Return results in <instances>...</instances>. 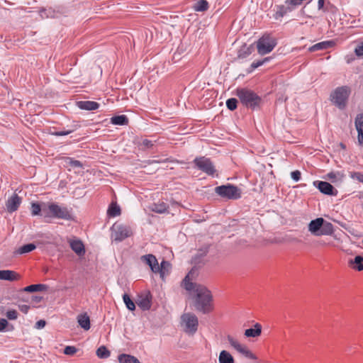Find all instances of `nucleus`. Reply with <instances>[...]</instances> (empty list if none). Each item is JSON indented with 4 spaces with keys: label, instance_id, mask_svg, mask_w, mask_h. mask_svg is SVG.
Here are the masks:
<instances>
[{
    "label": "nucleus",
    "instance_id": "58836bf2",
    "mask_svg": "<svg viewBox=\"0 0 363 363\" xmlns=\"http://www.w3.org/2000/svg\"><path fill=\"white\" fill-rule=\"evenodd\" d=\"M285 2L291 11L294 10L298 6L301 4L297 0H286Z\"/></svg>",
    "mask_w": 363,
    "mask_h": 363
},
{
    "label": "nucleus",
    "instance_id": "2f4dec72",
    "mask_svg": "<svg viewBox=\"0 0 363 363\" xmlns=\"http://www.w3.org/2000/svg\"><path fill=\"white\" fill-rule=\"evenodd\" d=\"M108 214L111 217H116L121 214V208L116 203H112L108 208Z\"/></svg>",
    "mask_w": 363,
    "mask_h": 363
},
{
    "label": "nucleus",
    "instance_id": "4be33fe9",
    "mask_svg": "<svg viewBox=\"0 0 363 363\" xmlns=\"http://www.w3.org/2000/svg\"><path fill=\"white\" fill-rule=\"evenodd\" d=\"M262 326L259 323L255 325L254 328H249L245 330V335L247 337H257L261 335Z\"/></svg>",
    "mask_w": 363,
    "mask_h": 363
},
{
    "label": "nucleus",
    "instance_id": "6e6552de",
    "mask_svg": "<svg viewBox=\"0 0 363 363\" xmlns=\"http://www.w3.org/2000/svg\"><path fill=\"white\" fill-rule=\"evenodd\" d=\"M194 162L196 167L208 175H213L216 168L209 158L205 157H196Z\"/></svg>",
    "mask_w": 363,
    "mask_h": 363
},
{
    "label": "nucleus",
    "instance_id": "864d4df0",
    "mask_svg": "<svg viewBox=\"0 0 363 363\" xmlns=\"http://www.w3.org/2000/svg\"><path fill=\"white\" fill-rule=\"evenodd\" d=\"M72 166L74 167H82V164L78 160H72L70 162Z\"/></svg>",
    "mask_w": 363,
    "mask_h": 363
},
{
    "label": "nucleus",
    "instance_id": "09e8293b",
    "mask_svg": "<svg viewBox=\"0 0 363 363\" xmlns=\"http://www.w3.org/2000/svg\"><path fill=\"white\" fill-rule=\"evenodd\" d=\"M18 308H19V310H20L22 313H25V314H26V313L28 312L29 309H30V306H28V305H24V304H23V305H20V306H18Z\"/></svg>",
    "mask_w": 363,
    "mask_h": 363
},
{
    "label": "nucleus",
    "instance_id": "f3484780",
    "mask_svg": "<svg viewBox=\"0 0 363 363\" xmlns=\"http://www.w3.org/2000/svg\"><path fill=\"white\" fill-rule=\"evenodd\" d=\"M71 249L79 256L84 255L85 249L84 244L80 240L72 239L69 240Z\"/></svg>",
    "mask_w": 363,
    "mask_h": 363
},
{
    "label": "nucleus",
    "instance_id": "4c0bfd02",
    "mask_svg": "<svg viewBox=\"0 0 363 363\" xmlns=\"http://www.w3.org/2000/svg\"><path fill=\"white\" fill-rule=\"evenodd\" d=\"M41 207L39 204L33 203L31 205V212L33 216H37L39 215L40 212L41 211Z\"/></svg>",
    "mask_w": 363,
    "mask_h": 363
},
{
    "label": "nucleus",
    "instance_id": "e433bc0d",
    "mask_svg": "<svg viewBox=\"0 0 363 363\" xmlns=\"http://www.w3.org/2000/svg\"><path fill=\"white\" fill-rule=\"evenodd\" d=\"M238 100L235 98H231L227 100L226 106L230 111H233L237 108Z\"/></svg>",
    "mask_w": 363,
    "mask_h": 363
},
{
    "label": "nucleus",
    "instance_id": "9d476101",
    "mask_svg": "<svg viewBox=\"0 0 363 363\" xmlns=\"http://www.w3.org/2000/svg\"><path fill=\"white\" fill-rule=\"evenodd\" d=\"M227 340L230 345L235 349L239 353L250 359H257V357L245 345H242L234 339L231 335L227 336Z\"/></svg>",
    "mask_w": 363,
    "mask_h": 363
},
{
    "label": "nucleus",
    "instance_id": "393cba45",
    "mask_svg": "<svg viewBox=\"0 0 363 363\" xmlns=\"http://www.w3.org/2000/svg\"><path fill=\"white\" fill-rule=\"evenodd\" d=\"M48 289V286L47 285L38 284L28 286L23 289V291L27 292H35L46 291Z\"/></svg>",
    "mask_w": 363,
    "mask_h": 363
},
{
    "label": "nucleus",
    "instance_id": "37998d69",
    "mask_svg": "<svg viewBox=\"0 0 363 363\" xmlns=\"http://www.w3.org/2000/svg\"><path fill=\"white\" fill-rule=\"evenodd\" d=\"M17 311L16 310L8 311L6 313V317L9 320H16L17 318Z\"/></svg>",
    "mask_w": 363,
    "mask_h": 363
},
{
    "label": "nucleus",
    "instance_id": "c03bdc74",
    "mask_svg": "<svg viewBox=\"0 0 363 363\" xmlns=\"http://www.w3.org/2000/svg\"><path fill=\"white\" fill-rule=\"evenodd\" d=\"M351 177L363 183V174L360 172H352Z\"/></svg>",
    "mask_w": 363,
    "mask_h": 363
},
{
    "label": "nucleus",
    "instance_id": "a878e982",
    "mask_svg": "<svg viewBox=\"0 0 363 363\" xmlns=\"http://www.w3.org/2000/svg\"><path fill=\"white\" fill-rule=\"evenodd\" d=\"M118 362L120 363H141L135 357L126 354H120Z\"/></svg>",
    "mask_w": 363,
    "mask_h": 363
},
{
    "label": "nucleus",
    "instance_id": "f257e3e1",
    "mask_svg": "<svg viewBox=\"0 0 363 363\" xmlns=\"http://www.w3.org/2000/svg\"><path fill=\"white\" fill-rule=\"evenodd\" d=\"M196 276L197 270L192 269L183 280L184 287L186 291H194L195 308L203 313H208L213 310V296L205 286L192 281Z\"/></svg>",
    "mask_w": 363,
    "mask_h": 363
},
{
    "label": "nucleus",
    "instance_id": "4468645a",
    "mask_svg": "<svg viewBox=\"0 0 363 363\" xmlns=\"http://www.w3.org/2000/svg\"><path fill=\"white\" fill-rule=\"evenodd\" d=\"M318 184L317 187L320 191L326 195H336L337 191L327 182H315L314 184Z\"/></svg>",
    "mask_w": 363,
    "mask_h": 363
},
{
    "label": "nucleus",
    "instance_id": "a18cd8bd",
    "mask_svg": "<svg viewBox=\"0 0 363 363\" xmlns=\"http://www.w3.org/2000/svg\"><path fill=\"white\" fill-rule=\"evenodd\" d=\"M71 133H72V130H62V131L53 132V133H52V135H55V136H64V135H69Z\"/></svg>",
    "mask_w": 363,
    "mask_h": 363
},
{
    "label": "nucleus",
    "instance_id": "ddd939ff",
    "mask_svg": "<svg viewBox=\"0 0 363 363\" xmlns=\"http://www.w3.org/2000/svg\"><path fill=\"white\" fill-rule=\"evenodd\" d=\"M21 203V199L17 195L13 194L6 201V209L9 213L16 211Z\"/></svg>",
    "mask_w": 363,
    "mask_h": 363
},
{
    "label": "nucleus",
    "instance_id": "3c124183",
    "mask_svg": "<svg viewBox=\"0 0 363 363\" xmlns=\"http://www.w3.org/2000/svg\"><path fill=\"white\" fill-rule=\"evenodd\" d=\"M8 325L6 319H0V331L3 330Z\"/></svg>",
    "mask_w": 363,
    "mask_h": 363
},
{
    "label": "nucleus",
    "instance_id": "473e14b6",
    "mask_svg": "<svg viewBox=\"0 0 363 363\" xmlns=\"http://www.w3.org/2000/svg\"><path fill=\"white\" fill-rule=\"evenodd\" d=\"M196 11H205L208 9V3L206 0H199L193 6Z\"/></svg>",
    "mask_w": 363,
    "mask_h": 363
},
{
    "label": "nucleus",
    "instance_id": "20e7f679",
    "mask_svg": "<svg viewBox=\"0 0 363 363\" xmlns=\"http://www.w3.org/2000/svg\"><path fill=\"white\" fill-rule=\"evenodd\" d=\"M236 94L240 99V101L247 107L254 108L259 104L260 101V98L256 94L249 89H238Z\"/></svg>",
    "mask_w": 363,
    "mask_h": 363
},
{
    "label": "nucleus",
    "instance_id": "c85d7f7f",
    "mask_svg": "<svg viewBox=\"0 0 363 363\" xmlns=\"http://www.w3.org/2000/svg\"><path fill=\"white\" fill-rule=\"evenodd\" d=\"M292 11L287 4L285 3L284 5H279L277 6V11H276V18L278 17H283L286 13Z\"/></svg>",
    "mask_w": 363,
    "mask_h": 363
},
{
    "label": "nucleus",
    "instance_id": "ea45409f",
    "mask_svg": "<svg viewBox=\"0 0 363 363\" xmlns=\"http://www.w3.org/2000/svg\"><path fill=\"white\" fill-rule=\"evenodd\" d=\"M269 57H265L264 60H257V61H255L252 63L251 65V67L252 69H256L260 66H262V65H264V62L269 61Z\"/></svg>",
    "mask_w": 363,
    "mask_h": 363
},
{
    "label": "nucleus",
    "instance_id": "5fc2aeb1",
    "mask_svg": "<svg viewBox=\"0 0 363 363\" xmlns=\"http://www.w3.org/2000/svg\"><path fill=\"white\" fill-rule=\"evenodd\" d=\"M324 6V0H318V10H321Z\"/></svg>",
    "mask_w": 363,
    "mask_h": 363
},
{
    "label": "nucleus",
    "instance_id": "0eeeda50",
    "mask_svg": "<svg viewBox=\"0 0 363 363\" xmlns=\"http://www.w3.org/2000/svg\"><path fill=\"white\" fill-rule=\"evenodd\" d=\"M277 42L274 38L269 35H264L260 38L257 42V48L258 53L260 55H266L270 52L276 46Z\"/></svg>",
    "mask_w": 363,
    "mask_h": 363
},
{
    "label": "nucleus",
    "instance_id": "a211bd4d",
    "mask_svg": "<svg viewBox=\"0 0 363 363\" xmlns=\"http://www.w3.org/2000/svg\"><path fill=\"white\" fill-rule=\"evenodd\" d=\"M151 298L150 292L141 295L138 301V306L143 311L149 310L151 307Z\"/></svg>",
    "mask_w": 363,
    "mask_h": 363
},
{
    "label": "nucleus",
    "instance_id": "4d7b16f0",
    "mask_svg": "<svg viewBox=\"0 0 363 363\" xmlns=\"http://www.w3.org/2000/svg\"><path fill=\"white\" fill-rule=\"evenodd\" d=\"M362 243H363V240H362Z\"/></svg>",
    "mask_w": 363,
    "mask_h": 363
},
{
    "label": "nucleus",
    "instance_id": "79ce46f5",
    "mask_svg": "<svg viewBox=\"0 0 363 363\" xmlns=\"http://www.w3.org/2000/svg\"><path fill=\"white\" fill-rule=\"evenodd\" d=\"M169 267V263L168 262H165V261L162 262L161 265L160 266V271L159 272L160 273V276L162 278L164 277V270L166 269H167Z\"/></svg>",
    "mask_w": 363,
    "mask_h": 363
},
{
    "label": "nucleus",
    "instance_id": "de8ad7c7",
    "mask_svg": "<svg viewBox=\"0 0 363 363\" xmlns=\"http://www.w3.org/2000/svg\"><path fill=\"white\" fill-rule=\"evenodd\" d=\"M355 54L359 56H363V44L358 45L354 50Z\"/></svg>",
    "mask_w": 363,
    "mask_h": 363
},
{
    "label": "nucleus",
    "instance_id": "72a5a7b5",
    "mask_svg": "<svg viewBox=\"0 0 363 363\" xmlns=\"http://www.w3.org/2000/svg\"><path fill=\"white\" fill-rule=\"evenodd\" d=\"M96 355L99 358H108L110 356V352L105 346H101L96 350Z\"/></svg>",
    "mask_w": 363,
    "mask_h": 363
},
{
    "label": "nucleus",
    "instance_id": "c756f323",
    "mask_svg": "<svg viewBox=\"0 0 363 363\" xmlns=\"http://www.w3.org/2000/svg\"><path fill=\"white\" fill-rule=\"evenodd\" d=\"M252 45L247 46L246 45H244L238 51V57L245 58L252 53Z\"/></svg>",
    "mask_w": 363,
    "mask_h": 363
},
{
    "label": "nucleus",
    "instance_id": "5701e85b",
    "mask_svg": "<svg viewBox=\"0 0 363 363\" xmlns=\"http://www.w3.org/2000/svg\"><path fill=\"white\" fill-rule=\"evenodd\" d=\"M218 361L219 363H235L233 357L226 350H222L220 352Z\"/></svg>",
    "mask_w": 363,
    "mask_h": 363
},
{
    "label": "nucleus",
    "instance_id": "412c9836",
    "mask_svg": "<svg viewBox=\"0 0 363 363\" xmlns=\"http://www.w3.org/2000/svg\"><path fill=\"white\" fill-rule=\"evenodd\" d=\"M77 322L80 327L85 330L90 328V318L86 313L80 314L77 316Z\"/></svg>",
    "mask_w": 363,
    "mask_h": 363
},
{
    "label": "nucleus",
    "instance_id": "8fccbe9b",
    "mask_svg": "<svg viewBox=\"0 0 363 363\" xmlns=\"http://www.w3.org/2000/svg\"><path fill=\"white\" fill-rule=\"evenodd\" d=\"M45 325V321L43 320H40L37 321L35 323V328L38 329H41V328H44Z\"/></svg>",
    "mask_w": 363,
    "mask_h": 363
},
{
    "label": "nucleus",
    "instance_id": "7c9ffc66",
    "mask_svg": "<svg viewBox=\"0 0 363 363\" xmlns=\"http://www.w3.org/2000/svg\"><path fill=\"white\" fill-rule=\"evenodd\" d=\"M345 177V174L341 172H331L327 174V178L330 179L332 182H335L337 181H342Z\"/></svg>",
    "mask_w": 363,
    "mask_h": 363
},
{
    "label": "nucleus",
    "instance_id": "2eb2a0df",
    "mask_svg": "<svg viewBox=\"0 0 363 363\" xmlns=\"http://www.w3.org/2000/svg\"><path fill=\"white\" fill-rule=\"evenodd\" d=\"M354 124L358 133V143L360 145H363V113H359L357 115Z\"/></svg>",
    "mask_w": 363,
    "mask_h": 363
},
{
    "label": "nucleus",
    "instance_id": "bb28decb",
    "mask_svg": "<svg viewBox=\"0 0 363 363\" xmlns=\"http://www.w3.org/2000/svg\"><path fill=\"white\" fill-rule=\"evenodd\" d=\"M112 124L118 125H125L128 123V118L125 115L113 116L111 118Z\"/></svg>",
    "mask_w": 363,
    "mask_h": 363
},
{
    "label": "nucleus",
    "instance_id": "f03ea898",
    "mask_svg": "<svg viewBox=\"0 0 363 363\" xmlns=\"http://www.w3.org/2000/svg\"><path fill=\"white\" fill-rule=\"evenodd\" d=\"M308 231L315 236L330 235L334 232V228L331 223L323 218H318L309 223Z\"/></svg>",
    "mask_w": 363,
    "mask_h": 363
},
{
    "label": "nucleus",
    "instance_id": "39448f33",
    "mask_svg": "<svg viewBox=\"0 0 363 363\" xmlns=\"http://www.w3.org/2000/svg\"><path fill=\"white\" fill-rule=\"evenodd\" d=\"M350 93L347 86L337 87L331 94V100L340 109H344Z\"/></svg>",
    "mask_w": 363,
    "mask_h": 363
},
{
    "label": "nucleus",
    "instance_id": "7ed1b4c3",
    "mask_svg": "<svg viewBox=\"0 0 363 363\" xmlns=\"http://www.w3.org/2000/svg\"><path fill=\"white\" fill-rule=\"evenodd\" d=\"M181 325L186 334L194 335L198 330V318L191 313H184L181 316Z\"/></svg>",
    "mask_w": 363,
    "mask_h": 363
},
{
    "label": "nucleus",
    "instance_id": "dca6fc26",
    "mask_svg": "<svg viewBox=\"0 0 363 363\" xmlns=\"http://www.w3.org/2000/svg\"><path fill=\"white\" fill-rule=\"evenodd\" d=\"M21 279L20 274L15 271L5 269L0 270V280L13 281Z\"/></svg>",
    "mask_w": 363,
    "mask_h": 363
},
{
    "label": "nucleus",
    "instance_id": "6ab92c4d",
    "mask_svg": "<svg viewBox=\"0 0 363 363\" xmlns=\"http://www.w3.org/2000/svg\"><path fill=\"white\" fill-rule=\"evenodd\" d=\"M334 45L335 43L332 40L323 41L310 47L308 50L310 52H315L317 50H326L328 48H332Z\"/></svg>",
    "mask_w": 363,
    "mask_h": 363
},
{
    "label": "nucleus",
    "instance_id": "9b49d317",
    "mask_svg": "<svg viewBox=\"0 0 363 363\" xmlns=\"http://www.w3.org/2000/svg\"><path fill=\"white\" fill-rule=\"evenodd\" d=\"M48 209L53 217L65 220H69L71 217L68 210L66 208H62L57 204H49Z\"/></svg>",
    "mask_w": 363,
    "mask_h": 363
},
{
    "label": "nucleus",
    "instance_id": "a19ab883",
    "mask_svg": "<svg viewBox=\"0 0 363 363\" xmlns=\"http://www.w3.org/2000/svg\"><path fill=\"white\" fill-rule=\"evenodd\" d=\"M77 352V348L74 346H67L64 350V353L67 355H73Z\"/></svg>",
    "mask_w": 363,
    "mask_h": 363
},
{
    "label": "nucleus",
    "instance_id": "b1692460",
    "mask_svg": "<svg viewBox=\"0 0 363 363\" xmlns=\"http://www.w3.org/2000/svg\"><path fill=\"white\" fill-rule=\"evenodd\" d=\"M168 206L164 202L155 203L150 206V209L157 213H164L167 211Z\"/></svg>",
    "mask_w": 363,
    "mask_h": 363
},
{
    "label": "nucleus",
    "instance_id": "aec40b11",
    "mask_svg": "<svg viewBox=\"0 0 363 363\" xmlns=\"http://www.w3.org/2000/svg\"><path fill=\"white\" fill-rule=\"evenodd\" d=\"M77 106L80 109L93 111L99 108V104L97 102L91 101H81L77 102Z\"/></svg>",
    "mask_w": 363,
    "mask_h": 363
},
{
    "label": "nucleus",
    "instance_id": "423d86ee",
    "mask_svg": "<svg viewBox=\"0 0 363 363\" xmlns=\"http://www.w3.org/2000/svg\"><path fill=\"white\" fill-rule=\"evenodd\" d=\"M215 192L220 197L227 199L235 200L241 197V190L232 184L216 186Z\"/></svg>",
    "mask_w": 363,
    "mask_h": 363
},
{
    "label": "nucleus",
    "instance_id": "603ef678",
    "mask_svg": "<svg viewBox=\"0 0 363 363\" xmlns=\"http://www.w3.org/2000/svg\"><path fill=\"white\" fill-rule=\"evenodd\" d=\"M142 144L147 148L151 147L153 145L152 142L147 139L144 140Z\"/></svg>",
    "mask_w": 363,
    "mask_h": 363
},
{
    "label": "nucleus",
    "instance_id": "1a4fd4ad",
    "mask_svg": "<svg viewBox=\"0 0 363 363\" xmlns=\"http://www.w3.org/2000/svg\"><path fill=\"white\" fill-rule=\"evenodd\" d=\"M112 238L115 241L120 242L130 237L132 234L131 229L123 225H113Z\"/></svg>",
    "mask_w": 363,
    "mask_h": 363
},
{
    "label": "nucleus",
    "instance_id": "6e6d98bb",
    "mask_svg": "<svg viewBox=\"0 0 363 363\" xmlns=\"http://www.w3.org/2000/svg\"><path fill=\"white\" fill-rule=\"evenodd\" d=\"M340 146L342 147V148L345 149V145L342 143H340Z\"/></svg>",
    "mask_w": 363,
    "mask_h": 363
},
{
    "label": "nucleus",
    "instance_id": "f704fd0d",
    "mask_svg": "<svg viewBox=\"0 0 363 363\" xmlns=\"http://www.w3.org/2000/svg\"><path fill=\"white\" fill-rule=\"evenodd\" d=\"M35 247H36L34 244L30 243L23 245L17 250V252L18 254L28 253L35 250Z\"/></svg>",
    "mask_w": 363,
    "mask_h": 363
},
{
    "label": "nucleus",
    "instance_id": "cd10ccee",
    "mask_svg": "<svg viewBox=\"0 0 363 363\" xmlns=\"http://www.w3.org/2000/svg\"><path fill=\"white\" fill-rule=\"evenodd\" d=\"M349 263L354 269L357 271L363 270V257L360 255L356 256L354 259L350 260Z\"/></svg>",
    "mask_w": 363,
    "mask_h": 363
},
{
    "label": "nucleus",
    "instance_id": "49530a36",
    "mask_svg": "<svg viewBox=\"0 0 363 363\" xmlns=\"http://www.w3.org/2000/svg\"><path fill=\"white\" fill-rule=\"evenodd\" d=\"M291 177L294 181L298 182L301 179V172L298 170L294 171L291 173Z\"/></svg>",
    "mask_w": 363,
    "mask_h": 363
},
{
    "label": "nucleus",
    "instance_id": "f8f14e48",
    "mask_svg": "<svg viewBox=\"0 0 363 363\" xmlns=\"http://www.w3.org/2000/svg\"><path fill=\"white\" fill-rule=\"evenodd\" d=\"M141 260H143L147 265H149L151 270L153 272L157 273L160 271V267L158 264V262L154 255L151 254L143 255L141 257Z\"/></svg>",
    "mask_w": 363,
    "mask_h": 363
},
{
    "label": "nucleus",
    "instance_id": "c9c22d12",
    "mask_svg": "<svg viewBox=\"0 0 363 363\" xmlns=\"http://www.w3.org/2000/svg\"><path fill=\"white\" fill-rule=\"evenodd\" d=\"M123 301H124L126 307L130 311H134L135 310V305L134 302L130 299V296L127 294H125L123 296Z\"/></svg>",
    "mask_w": 363,
    "mask_h": 363
}]
</instances>
